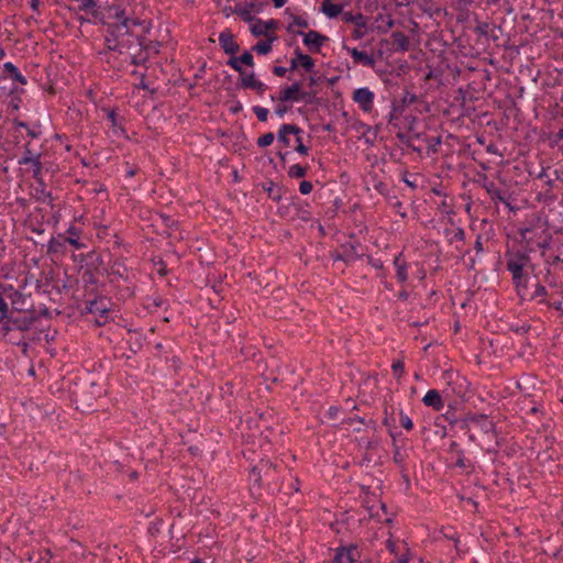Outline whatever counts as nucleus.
<instances>
[{"instance_id": "f257e3e1", "label": "nucleus", "mask_w": 563, "mask_h": 563, "mask_svg": "<svg viewBox=\"0 0 563 563\" xmlns=\"http://www.w3.org/2000/svg\"><path fill=\"white\" fill-rule=\"evenodd\" d=\"M505 257L507 271L511 274L515 286L527 287L528 274L525 267L530 263L528 251H507Z\"/></svg>"}, {"instance_id": "f03ea898", "label": "nucleus", "mask_w": 563, "mask_h": 563, "mask_svg": "<svg viewBox=\"0 0 563 563\" xmlns=\"http://www.w3.org/2000/svg\"><path fill=\"white\" fill-rule=\"evenodd\" d=\"M111 301L106 296H97L85 300L82 313L96 316L95 323L98 327L104 325L110 320Z\"/></svg>"}, {"instance_id": "7ed1b4c3", "label": "nucleus", "mask_w": 563, "mask_h": 563, "mask_svg": "<svg viewBox=\"0 0 563 563\" xmlns=\"http://www.w3.org/2000/svg\"><path fill=\"white\" fill-rule=\"evenodd\" d=\"M547 233H549L547 223L540 218L527 221L525 225L519 228V234L522 241L526 243L528 252H536L534 244L537 243L538 238Z\"/></svg>"}, {"instance_id": "20e7f679", "label": "nucleus", "mask_w": 563, "mask_h": 563, "mask_svg": "<svg viewBox=\"0 0 563 563\" xmlns=\"http://www.w3.org/2000/svg\"><path fill=\"white\" fill-rule=\"evenodd\" d=\"M41 156L42 154L40 152H35L31 148V143H26L24 145V151L22 156L18 159V164L20 166H26L30 165L32 168V176L33 178L40 184H43L42 179V163H41Z\"/></svg>"}, {"instance_id": "39448f33", "label": "nucleus", "mask_w": 563, "mask_h": 563, "mask_svg": "<svg viewBox=\"0 0 563 563\" xmlns=\"http://www.w3.org/2000/svg\"><path fill=\"white\" fill-rule=\"evenodd\" d=\"M374 92L367 87L357 88L354 90L352 99L360 109L364 112H371L374 107Z\"/></svg>"}, {"instance_id": "423d86ee", "label": "nucleus", "mask_w": 563, "mask_h": 563, "mask_svg": "<svg viewBox=\"0 0 563 563\" xmlns=\"http://www.w3.org/2000/svg\"><path fill=\"white\" fill-rule=\"evenodd\" d=\"M298 35L303 36V44L312 53H319L324 43L329 40L328 36L319 33L318 31H309L303 33L302 31L297 32Z\"/></svg>"}, {"instance_id": "0eeeda50", "label": "nucleus", "mask_w": 563, "mask_h": 563, "mask_svg": "<svg viewBox=\"0 0 563 563\" xmlns=\"http://www.w3.org/2000/svg\"><path fill=\"white\" fill-rule=\"evenodd\" d=\"M239 86L243 89H252L255 90L258 96H263L264 92L267 90L266 84L255 78V74L251 73L246 76H242L240 78Z\"/></svg>"}, {"instance_id": "6e6552de", "label": "nucleus", "mask_w": 563, "mask_h": 563, "mask_svg": "<svg viewBox=\"0 0 563 563\" xmlns=\"http://www.w3.org/2000/svg\"><path fill=\"white\" fill-rule=\"evenodd\" d=\"M300 88L301 84L299 81H296L290 86H287L284 89H282L277 97L272 95L271 100H278L279 102L298 101Z\"/></svg>"}, {"instance_id": "1a4fd4ad", "label": "nucleus", "mask_w": 563, "mask_h": 563, "mask_svg": "<svg viewBox=\"0 0 563 563\" xmlns=\"http://www.w3.org/2000/svg\"><path fill=\"white\" fill-rule=\"evenodd\" d=\"M277 27V21L271 19L268 21H263L261 19H256L255 22L251 25V33L255 36H269V32L274 31Z\"/></svg>"}, {"instance_id": "9d476101", "label": "nucleus", "mask_w": 563, "mask_h": 563, "mask_svg": "<svg viewBox=\"0 0 563 563\" xmlns=\"http://www.w3.org/2000/svg\"><path fill=\"white\" fill-rule=\"evenodd\" d=\"M344 49L351 55L354 64L363 65L366 67H373L375 65V58L364 51H358L356 47L344 46Z\"/></svg>"}, {"instance_id": "9b49d317", "label": "nucleus", "mask_w": 563, "mask_h": 563, "mask_svg": "<svg viewBox=\"0 0 563 563\" xmlns=\"http://www.w3.org/2000/svg\"><path fill=\"white\" fill-rule=\"evenodd\" d=\"M219 44L225 54L234 55L240 49L239 44L234 40V35L229 31L220 33Z\"/></svg>"}, {"instance_id": "f8f14e48", "label": "nucleus", "mask_w": 563, "mask_h": 563, "mask_svg": "<svg viewBox=\"0 0 563 563\" xmlns=\"http://www.w3.org/2000/svg\"><path fill=\"white\" fill-rule=\"evenodd\" d=\"M357 553L356 548L351 545L349 548H338L333 558L334 563H355Z\"/></svg>"}, {"instance_id": "ddd939ff", "label": "nucleus", "mask_w": 563, "mask_h": 563, "mask_svg": "<svg viewBox=\"0 0 563 563\" xmlns=\"http://www.w3.org/2000/svg\"><path fill=\"white\" fill-rule=\"evenodd\" d=\"M108 11L111 13V16L118 21H120V24L122 27H125L126 30L130 27V24L137 25V21L131 20L130 18L125 16V11L121 5L112 4L108 7Z\"/></svg>"}, {"instance_id": "4468645a", "label": "nucleus", "mask_w": 563, "mask_h": 563, "mask_svg": "<svg viewBox=\"0 0 563 563\" xmlns=\"http://www.w3.org/2000/svg\"><path fill=\"white\" fill-rule=\"evenodd\" d=\"M422 402L433 410L441 411L444 408V401L437 389H430L422 398Z\"/></svg>"}, {"instance_id": "2eb2a0df", "label": "nucleus", "mask_w": 563, "mask_h": 563, "mask_svg": "<svg viewBox=\"0 0 563 563\" xmlns=\"http://www.w3.org/2000/svg\"><path fill=\"white\" fill-rule=\"evenodd\" d=\"M80 229L75 227V225H70L66 233L68 234V236L64 235V234H58V238L59 239H63L64 242L70 244L74 249L76 250H80L82 249L85 245L79 241V235H80Z\"/></svg>"}, {"instance_id": "dca6fc26", "label": "nucleus", "mask_w": 563, "mask_h": 563, "mask_svg": "<svg viewBox=\"0 0 563 563\" xmlns=\"http://www.w3.org/2000/svg\"><path fill=\"white\" fill-rule=\"evenodd\" d=\"M394 266L396 268V278L399 283L404 284L408 280V266L406 261L402 258V253H399L394 258Z\"/></svg>"}, {"instance_id": "f3484780", "label": "nucleus", "mask_w": 563, "mask_h": 563, "mask_svg": "<svg viewBox=\"0 0 563 563\" xmlns=\"http://www.w3.org/2000/svg\"><path fill=\"white\" fill-rule=\"evenodd\" d=\"M9 322H11V325L13 327V330H20V331H27L31 329L32 324L35 321V317L33 314L31 316H24V317H8Z\"/></svg>"}, {"instance_id": "a211bd4d", "label": "nucleus", "mask_w": 563, "mask_h": 563, "mask_svg": "<svg viewBox=\"0 0 563 563\" xmlns=\"http://www.w3.org/2000/svg\"><path fill=\"white\" fill-rule=\"evenodd\" d=\"M321 12L330 19H334L343 14V7L340 3H334L333 0H324L321 4Z\"/></svg>"}, {"instance_id": "6ab92c4d", "label": "nucleus", "mask_w": 563, "mask_h": 563, "mask_svg": "<svg viewBox=\"0 0 563 563\" xmlns=\"http://www.w3.org/2000/svg\"><path fill=\"white\" fill-rule=\"evenodd\" d=\"M254 7H255L254 2L236 4L234 8V13L239 14L242 18V20L245 22H253L256 20L255 16L252 14Z\"/></svg>"}, {"instance_id": "aec40b11", "label": "nucleus", "mask_w": 563, "mask_h": 563, "mask_svg": "<svg viewBox=\"0 0 563 563\" xmlns=\"http://www.w3.org/2000/svg\"><path fill=\"white\" fill-rule=\"evenodd\" d=\"M468 422L481 426L485 432L494 430V423L487 420L486 415H473L464 422V424L467 426Z\"/></svg>"}, {"instance_id": "412c9836", "label": "nucleus", "mask_w": 563, "mask_h": 563, "mask_svg": "<svg viewBox=\"0 0 563 563\" xmlns=\"http://www.w3.org/2000/svg\"><path fill=\"white\" fill-rule=\"evenodd\" d=\"M342 21L344 23H353L355 26H366V16L361 12L353 13L352 11L343 12Z\"/></svg>"}, {"instance_id": "4be33fe9", "label": "nucleus", "mask_w": 563, "mask_h": 563, "mask_svg": "<svg viewBox=\"0 0 563 563\" xmlns=\"http://www.w3.org/2000/svg\"><path fill=\"white\" fill-rule=\"evenodd\" d=\"M110 275L118 276L123 279L128 278V267L122 260L117 258L112 262L110 266Z\"/></svg>"}, {"instance_id": "5701e85b", "label": "nucleus", "mask_w": 563, "mask_h": 563, "mask_svg": "<svg viewBox=\"0 0 563 563\" xmlns=\"http://www.w3.org/2000/svg\"><path fill=\"white\" fill-rule=\"evenodd\" d=\"M485 189H486L487 194L489 195V197L492 198V200L507 203V199H506L503 190H500L495 185V183L490 181L488 184H485Z\"/></svg>"}, {"instance_id": "b1692460", "label": "nucleus", "mask_w": 563, "mask_h": 563, "mask_svg": "<svg viewBox=\"0 0 563 563\" xmlns=\"http://www.w3.org/2000/svg\"><path fill=\"white\" fill-rule=\"evenodd\" d=\"M552 240V234L549 232L547 234H543L542 236L538 238L537 243L534 244L536 251L540 250L541 256L545 258V251L550 249Z\"/></svg>"}, {"instance_id": "393cba45", "label": "nucleus", "mask_w": 563, "mask_h": 563, "mask_svg": "<svg viewBox=\"0 0 563 563\" xmlns=\"http://www.w3.org/2000/svg\"><path fill=\"white\" fill-rule=\"evenodd\" d=\"M275 40V36H269L267 41H261L256 43L252 51L256 52L260 55H266L272 52V43Z\"/></svg>"}, {"instance_id": "a878e982", "label": "nucleus", "mask_w": 563, "mask_h": 563, "mask_svg": "<svg viewBox=\"0 0 563 563\" xmlns=\"http://www.w3.org/2000/svg\"><path fill=\"white\" fill-rule=\"evenodd\" d=\"M107 118L111 123V126L113 128L114 132L117 133L118 130L121 132H124L123 128V119L119 118L117 111L114 109L108 110Z\"/></svg>"}, {"instance_id": "bb28decb", "label": "nucleus", "mask_w": 563, "mask_h": 563, "mask_svg": "<svg viewBox=\"0 0 563 563\" xmlns=\"http://www.w3.org/2000/svg\"><path fill=\"white\" fill-rule=\"evenodd\" d=\"M404 112V109H402V106H399L397 102H393L391 103V109H390V112L388 114V123L394 125V126H398V120L399 118L401 117Z\"/></svg>"}, {"instance_id": "cd10ccee", "label": "nucleus", "mask_w": 563, "mask_h": 563, "mask_svg": "<svg viewBox=\"0 0 563 563\" xmlns=\"http://www.w3.org/2000/svg\"><path fill=\"white\" fill-rule=\"evenodd\" d=\"M393 40H394V43L397 45V47L400 49V51H408L409 48V40L407 37V35L402 32H394L393 33Z\"/></svg>"}, {"instance_id": "c85d7f7f", "label": "nucleus", "mask_w": 563, "mask_h": 563, "mask_svg": "<svg viewBox=\"0 0 563 563\" xmlns=\"http://www.w3.org/2000/svg\"><path fill=\"white\" fill-rule=\"evenodd\" d=\"M308 166H302L300 164H294L289 167L287 174L290 178H302L308 173Z\"/></svg>"}, {"instance_id": "c756f323", "label": "nucleus", "mask_w": 563, "mask_h": 563, "mask_svg": "<svg viewBox=\"0 0 563 563\" xmlns=\"http://www.w3.org/2000/svg\"><path fill=\"white\" fill-rule=\"evenodd\" d=\"M264 190L268 194V197L278 202L282 199V189L279 187H276V185L273 181H269L268 184L264 185Z\"/></svg>"}, {"instance_id": "7c9ffc66", "label": "nucleus", "mask_w": 563, "mask_h": 563, "mask_svg": "<svg viewBox=\"0 0 563 563\" xmlns=\"http://www.w3.org/2000/svg\"><path fill=\"white\" fill-rule=\"evenodd\" d=\"M423 141L428 144V154L438 153L439 146L442 143L441 136H428Z\"/></svg>"}, {"instance_id": "2f4dec72", "label": "nucleus", "mask_w": 563, "mask_h": 563, "mask_svg": "<svg viewBox=\"0 0 563 563\" xmlns=\"http://www.w3.org/2000/svg\"><path fill=\"white\" fill-rule=\"evenodd\" d=\"M397 139L404 143L407 147L411 148L413 152L421 154V147L416 146L412 142V137L409 134H405L402 132L397 133Z\"/></svg>"}, {"instance_id": "473e14b6", "label": "nucleus", "mask_w": 563, "mask_h": 563, "mask_svg": "<svg viewBox=\"0 0 563 563\" xmlns=\"http://www.w3.org/2000/svg\"><path fill=\"white\" fill-rule=\"evenodd\" d=\"M227 64L232 67L235 71H238L240 74V78H242V76H246L247 74H245L243 67H242V62L239 59L238 56H232L228 59Z\"/></svg>"}, {"instance_id": "72a5a7b5", "label": "nucleus", "mask_w": 563, "mask_h": 563, "mask_svg": "<svg viewBox=\"0 0 563 563\" xmlns=\"http://www.w3.org/2000/svg\"><path fill=\"white\" fill-rule=\"evenodd\" d=\"M299 66H301L306 71H311L314 67V60L311 56L305 54L300 56L298 60Z\"/></svg>"}, {"instance_id": "f704fd0d", "label": "nucleus", "mask_w": 563, "mask_h": 563, "mask_svg": "<svg viewBox=\"0 0 563 563\" xmlns=\"http://www.w3.org/2000/svg\"><path fill=\"white\" fill-rule=\"evenodd\" d=\"M254 114L256 115L257 120L261 122H266L268 120L269 111L268 109L261 107V106H254L252 108Z\"/></svg>"}, {"instance_id": "c9c22d12", "label": "nucleus", "mask_w": 563, "mask_h": 563, "mask_svg": "<svg viewBox=\"0 0 563 563\" xmlns=\"http://www.w3.org/2000/svg\"><path fill=\"white\" fill-rule=\"evenodd\" d=\"M275 140V135L272 132L265 133L262 136L257 139V146L260 147H267L269 146Z\"/></svg>"}, {"instance_id": "e433bc0d", "label": "nucleus", "mask_w": 563, "mask_h": 563, "mask_svg": "<svg viewBox=\"0 0 563 563\" xmlns=\"http://www.w3.org/2000/svg\"><path fill=\"white\" fill-rule=\"evenodd\" d=\"M13 330V327L11 325V322H9V318H4L0 322V340H4L10 331Z\"/></svg>"}, {"instance_id": "4c0bfd02", "label": "nucleus", "mask_w": 563, "mask_h": 563, "mask_svg": "<svg viewBox=\"0 0 563 563\" xmlns=\"http://www.w3.org/2000/svg\"><path fill=\"white\" fill-rule=\"evenodd\" d=\"M399 423L407 431H410L413 429V422H412L411 418L408 415H406L404 411L399 412Z\"/></svg>"}, {"instance_id": "58836bf2", "label": "nucleus", "mask_w": 563, "mask_h": 563, "mask_svg": "<svg viewBox=\"0 0 563 563\" xmlns=\"http://www.w3.org/2000/svg\"><path fill=\"white\" fill-rule=\"evenodd\" d=\"M316 99V92L313 90L302 91L300 89L298 95V101H303L305 103H312Z\"/></svg>"}, {"instance_id": "ea45409f", "label": "nucleus", "mask_w": 563, "mask_h": 563, "mask_svg": "<svg viewBox=\"0 0 563 563\" xmlns=\"http://www.w3.org/2000/svg\"><path fill=\"white\" fill-rule=\"evenodd\" d=\"M391 371L395 377H401L405 373L404 362L400 360L394 361L391 364Z\"/></svg>"}, {"instance_id": "a19ab883", "label": "nucleus", "mask_w": 563, "mask_h": 563, "mask_svg": "<svg viewBox=\"0 0 563 563\" xmlns=\"http://www.w3.org/2000/svg\"><path fill=\"white\" fill-rule=\"evenodd\" d=\"M289 133L287 130H284V124L280 125L278 133H277V140L278 142L283 143L284 146L290 145V140L288 137Z\"/></svg>"}, {"instance_id": "79ce46f5", "label": "nucleus", "mask_w": 563, "mask_h": 563, "mask_svg": "<svg viewBox=\"0 0 563 563\" xmlns=\"http://www.w3.org/2000/svg\"><path fill=\"white\" fill-rule=\"evenodd\" d=\"M455 465L460 468H467L471 465L470 461L465 459L462 450L457 451Z\"/></svg>"}, {"instance_id": "37998d69", "label": "nucleus", "mask_w": 563, "mask_h": 563, "mask_svg": "<svg viewBox=\"0 0 563 563\" xmlns=\"http://www.w3.org/2000/svg\"><path fill=\"white\" fill-rule=\"evenodd\" d=\"M417 101H418L417 95H415L412 92H409V91H406L404 97H402L401 103H398V104L402 106V109H404L406 104H413Z\"/></svg>"}, {"instance_id": "c03bdc74", "label": "nucleus", "mask_w": 563, "mask_h": 563, "mask_svg": "<svg viewBox=\"0 0 563 563\" xmlns=\"http://www.w3.org/2000/svg\"><path fill=\"white\" fill-rule=\"evenodd\" d=\"M65 243L63 239H52L48 243V252H58Z\"/></svg>"}, {"instance_id": "a18cd8bd", "label": "nucleus", "mask_w": 563, "mask_h": 563, "mask_svg": "<svg viewBox=\"0 0 563 563\" xmlns=\"http://www.w3.org/2000/svg\"><path fill=\"white\" fill-rule=\"evenodd\" d=\"M296 143H297V146L295 147V151L297 153H299L300 155H303V156L308 155L309 147L303 144L301 136L296 137Z\"/></svg>"}, {"instance_id": "49530a36", "label": "nucleus", "mask_w": 563, "mask_h": 563, "mask_svg": "<svg viewBox=\"0 0 563 563\" xmlns=\"http://www.w3.org/2000/svg\"><path fill=\"white\" fill-rule=\"evenodd\" d=\"M540 303H547L548 306L554 308L556 311L563 313V291H562V300L558 301H547L545 299H540Z\"/></svg>"}, {"instance_id": "de8ad7c7", "label": "nucleus", "mask_w": 563, "mask_h": 563, "mask_svg": "<svg viewBox=\"0 0 563 563\" xmlns=\"http://www.w3.org/2000/svg\"><path fill=\"white\" fill-rule=\"evenodd\" d=\"M544 262L552 266L563 264V255H561V253L558 252V254L554 256H549V257L545 256Z\"/></svg>"}, {"instance_id": "09e8293b", "label": "nucleus", "mask_w": 563, "mask_h": 563, "mask_svg": "<svg viewBox=\"0 0 563 563\" xmlns=\"http://www.w3.org/2000/svg\"><path fill=\"white\" fill-rule=\"evenodd\" d=\"M239 59L242 62V64L247 65L250 67L254 66V58L251 52L245 51L241 56H239Z\"/></svg>"}, {"instance_id": "8fccbe9b", "label": "nucleus", "mask_w": 563, "mask_h": 563, "mask_svg": "<svg viewBox=\"0 0 563 563\" xmlns=\"http://www.w3.org/2000/svg\"><path fill=\"white\" fill-rule=\"evenodd\" d=\"M312 189H313V185L311 181L302 180L299 184V191L302 195H309L312 191Z\"/></svg>"}, {"instance_id": "3c124183", "label": "nucleus", "mask_w": 563, "mask_h": 563, "mask_svg": "<svg viewBox=\"0 0 563 563\" xmlns=\"http://www.w3.org/2000/svg\"><path fill=\"white\" fill-rule=\"evenodd\" d=\"M291 20L295 26L307 29L309 26V22L307 19L300 15H291Z\"/></svg>"}, {"instance_id": "603ef678", "label": "nucleus", "mask_w": 563, "mask_h": 563, "mask_svg": "<svg viewBox=\"0 0 563 563\" xmlns=\"http://www.w3.org/2000/svg\"><path fill=\"white\" fill-rule=\"evenodd\" d=\"M106 45L109 51L118 49V43L113 32L110 33V36L106 37Z\"/></svg>"}, {"instance_id": "864d4df0", "label": "nucleus", "mask_w": 563, "mask_h": 563, "mask_svg": "<svg viewBox=\"0 0 563 563\" xmlns=\"http://www.w3.org/2000/svg\"><path fill=\"white\" fill-rule=\"evenodd\" d=\"M367 263L375 269L382 271L384 269V263L380 258H376L373 256L367 257Z\"/></svg>"}, {"instance_id": "5fc2aeb1", "label": "nucleus", "mask_w": 563, "mask_h": 563, "mask_svg": "<svg viewBox=\"0 0 563 563\" xmlns=\"http://www.w3.org/2000/svg\"><path fill=\"white\" fill-rule=\"evenodd\" d=\"M367 33V25L366 26H355V29L352 32V36L355 40H361L365 36Z\"/></svg>"}, {"instance_id": "6e6d98bb", "label": "nucleus", "mask_w": 563, "mask_h": 563, "mask_svg": "<svg viewBox=\"0 0 563 563\" xmlns=\"http://www.w3.org/2000/svg\"><path fill=\"white\" fill-rule=\"evenodd\" d=\"M548 291H547V288L541 285V284H537L536 285V289L533 291V295H532V298H541V299H544V297L547 296Z\"/></svg>"}, {"instance_id": "4d7b16f0", "label": "nucleus", "mask_w": 563, "mask_h": 563, "mask_svg": "<svg viewBox=\"0 0 563 563\" xmlns=\"http://www.w3.org/2000/svg\"><path fill=\"white\" fill-rule=\"evenodd\" d=\"M8 312H9V306L5 301V299L0 294V320H3L4 318H7Z\"/></svg>"}, {"instance_id": "13d9d810", "label": "nucleus", "mask_w": 563, "mask_h": 563, "mask_svg": "<svg viewBox=\"0 0 563 563\" xmlns=\"http://www.w3.org/2000/svg\"><path fill=\"white\" fill-rule=\"evenodd\" d=\"M285 102H280L278 103L276 107H275V114L278 117V118H284V115L288 112L289 110V107L284 104Z\"/></svg>"}, {"instance_id": "bf43d9fd", "label": "nucleus", "mask_w": 563, "mask_h": 563, "mask_svg": "<svg viewBox=\"0 0 563 563\" xmlns=\"http://www.w3.org/2000/svg\"><path fill=\"white\" fill-rule=\"evenodd\" d=\"M284 130H287L289 134L296 135V137L302 133V130L296 124H284Z\"/></svg>"}, {"instance_id": "052dcab7", "label": "nucleus", "mask_w": 563, "mask_h": 563, "mask_svg": "<svg viewBox=\"0 0 563 563\" xmlns=\"http://www.w3.org/2000/svg\"><path fill=\"white\" fill-rule=\"evenodd\" d=\"M405 121L408 126V130L412 132L415 130V124L417 123L418 119L415 115H406Z\"/></svg>"}, {"instance_id": "680f3d73", "label": "nucleus", "mask_w": 563, "mask_h": 563, "mask_svg": "<svg viewBox=\"0 0 563 563\" xmlns=\"http://www.w3.org/2000/svg\"><path fill=\"white\" fill-rule=\"evenodd\" d=\"M464 239H465V232H464V230H463L462 228H457V229L454 231V233H453V236H452V239H451V242H452L453 240H455V241H464Z\"/></svg>"}, {"instance_id": "e2e57ef3", "label": "nucleus", "mask_w": 563, "mask_h": 563, "mask_svg": "<svg viewBox=\"0 0 563 563\" xmlns=\"http://www.w3.org/2000/svg\"><path fill=\"white\" fill-rule=\"evenodd\" d=\"M393 459H394V462L397 464H402V462L405 460L404 455L401 454L400 449L398 446H395Z\"/></svg>"}, {"instance_id": "0e129e2a", "label": "nucleus", "mask_w": 563, "mask_h": 563, "mask_svg": "<svg viewBox=\"0 0 563 563\" xmlns=\"http://www.w3.org/2000/svg\"><path fill=\"white\" fill-rule=\"evenodd\" d=\"M489 25L487 23H479L476 25L475 31L481 35H486L488 33Z\"/></svg>"}, {"instance_id": "69168bd1", "label": "nucleus", "mask_w": 563, "mask_h": 563, "mask_svg": "<svg viewBox=\"0 0 563 563\" xmlns=\"http://www.w3.org/2000/svg\"><path fill=\"white\" fill-rule=\"evenodd\" d=\"M287 73V68L283 67V66H275L273 68V74L277 77H284Z\"/></svg>"}, {"instance_id": "338daca9", "label": "nucleus", "mask_w": 563, "mask_h": 563, "mask_svg": "<svg viewBox=\"0 0 563 563\" xmlns=\"http://www.w3.org/2000/svg\"><path fill=\"white\" fill-rule=\"evenodd\" d=\"M474 249L476 250L477 253H482L483 252V242H482V236L481 235H477V239L474 243Z\"/></svg>"}, {"instance_id": "774afa93", "label": "nucleus", "mask_w": 563, "mask_h": 563, "mask_svg": "<svg viewBox=\"0 0 563 563\" xmlns=\"http://www.w3.org/2000/svg\"><path fill=\"white\" fill-rule=\"evenodd\" d=\"M90 10H91V14H92L93 19L104 23L103 14L99 10H96L95 8L90 9Z\"/></svg>"}]
</instances>
